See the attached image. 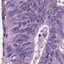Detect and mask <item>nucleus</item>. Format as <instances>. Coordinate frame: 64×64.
Segmentation results:
<instances>
[{"label":"nucleus","instance_id":"f257e3e1","mask_svg":"<svg viewBox=\"0 0 64 64\" xmlns=\"http://www.w3.org/2000/svg\"><path fill=\"white\" fill-rule=\"evenodd\" d=\"M20 49L19 48V50H18L17 52V54H15L11 58H13L14 57H17L18 55V54H19L20 53H23L24 52V51L23 50L25 48V47L23 46L20 48Z\"/></svg>","mask_w":64,"mask_h":64},{"label":"nucleus","instance_id":"f03ea898","mask_svg":"<svg viewBox=\"0 0 64 64\" xmlns=\"http://www.w3.org/2000/svg\"><path fill=\"white\" fill-rule=\"evenodd\" d=\"M50 32L51 33H50L51 35H52L53 37H51V38H56V34L55 33H56V31H55V28H52L51 30L50 31Z\"/></svg>","mask_w":64,"mask_h":64},{"label":"nucleus","instance_id":"7ed1b4c3","mask_svg":"<svg viewBox=\"0 0 64 64\" xmlns=\"http://www.w3.org/2000/svg\"><path fill=\"white\" fill-rule=\"evenodd\" d=\"M44 7H46L45 5L42 4V6H41L40 8L39 7H37L36 11L38 14H40L42 12V9H44Z\"/></svg>","mask_w":64,"mask_h":64},{"label":"nucleus","instance_id":"20e7f679","mask_svg":"<svg viewBox=\"0 0 64 64\" xmlns=\"http://www.w3.org/2000/svg\"><path fill=\"white\" fill-rule=\"evenodd\" d=\"M31 17L30 18V19L31 21V22H32L35 21V20H36V15L35 14H32L30 16ZM33 18L34 19H33Z\"/></svg>","mask_w":64,"mask_h":64},{"label":"nucleus","instance_id":"39448f33","mask_svg":"<svg viewBox=\"0 0 64 64\" xmlns=\"http://www.w3.org/2000/svg\"><path fill=\"white\" fill-rule=\"evenodd\" d=\"M20 28H21V26H16L13 29L12 31L10 32V34L14 33H15V32H16V31H17V30H19Z\"/></svg>","mask_w":64,"mask_h":64},{"label":"nucleus","instance_id":"423d86ee","mask_svg":"<svg viewBox=\"0 0 64 64\" xmlns=\"http://www.w3.org/2000/svg\"><path fill=\"white\" fill-rule=\"evenodd\" d=\"M30 7V6L29 5L26 6L22 9V11L26 10L27 12H30L31 10V8H30L29 9H28Z\"/></svg>","mask_w":64,"mask_h":64},{"label":"nucleus","instance_id":"0eeeda50","mask_svg":"<svg viewBox=\"0 0 64 64\" xmlns=\"http://www.w3.org/2000/svg\"><path fill=\"white\" fill-rule=\"evenodd\" d=\"M19 60H24L25 59V58H26V54H21L19 55Z\"/></svg>","mask_w":64,"mask_h":64},{"label":"nucleus","instance_id":"6e6552de","mask_svg":"<svg viewBox=\"0 0 64 64\" xmlns=\"http://www.w3.org/2000/svg\"><path fill=\"white\" fill-rule=\"evenodd\" d=\"M17 11H18V10H13L12 11V12H11L10 14L8 16L9 17H12V16H13L17 13V12H17Z\"/></svg>","mask_w":64,"mask_h":64},{"label":"nucleus","instance_id":"1a4fd4ad","mask_svg":"<svg viewBox=\"0 0 64 64\" xmlns=\"http://www.w3.org/2000/svg\"><path fill=\"white\" fill-rule=\"evenodd\" d=\"M12 46H10L6 48V49L7 50V52L8 53H10L11 52H12L13 50V48H11Z\"/></svg>","mask_w":64,"mask_h":64},{"label":"nucleus","instance_id":"9d476101","mask_svg":"<svg viewBox=\"0 0 64 64\" xmlns=\"http://www.w3.org/2000/svg\"><path fill=\"white\" fill-rule=\"evenodd\" d=\"M56 21L57 25H58V27H59V28H60V29H62L63 28V25H62V24L59 23V21Z\"/></svg>","mask_w":64,"mask_h":64},{"label":"nucleus","instance_id":"9b49d317","mask_svg":"<svg viewBox=\"0 0 64 64\" xmlns=\"http://www.w3.org/2000/svg\"><path fill=\"white\" fill-rule=\"evenodd\" d=\"M56 10H55L52 13V15L54 16L56 14V12H57L58 11H58H60V7H59L58 8V7H56Z\"/></svg>","mask_w":64,"mask_h":64},{"label":"nucleus","instance_id":"f8f14e48","mask_svg":"<svg viewBox=\"0 0 64 64\" xmlns=\"http://www.w3.org/2000/svg\"><path fill=\"white\" fill-rule=\"evenodd\" d=\"M52 21H53V22L54 21H59V20H58L56 16V15L54 16H53L52 17V19L51 20Z\"/></svg>","mask_w":64,"mask_h":64},{"label":"nucleus","instance_id":"ddd939ff","mask_svg":"<svg viewBox=\"0 0 64 64\" xmlns=\"http://www.w3.org/2000/svg\"><path fill=\"white\" fill-rule=\"evenodd\" d=\"M52 10L51 9H50L48 10V12H45V14L46 15H49L50 14H51L52 13Z\"/></svg>","mask_w":64,"mask_h":64},{"label":"nucleus","instance_id":"4468645a","mask_svg":"<svg viewBox=\"0 0 64 64\" xmlns=\"http://www.w3.org/2000/svg\"><path fill=\"white\" fill-rule=\"evenodd\" d=\"M12 61H14V62L18 61L16 62V64H21V63H22L21 61H20V60H19H19H17V59H15V60H13Z\"/></svg>","mask_w":64,"mask_h":64},{"label":"nucleus","instance_id":"2eb2a0df","mask_svg":"<svg viewBox=\"0 0 64 64\" xmlns=\"http://www.w3.org/2000/svg\"><path fill=\"white\" fill-rule=\"evenodd\" d=\"M60 12H57V14H56V15H61V13L62 14V13H63L64 12V11L63 10V8H60Z\"/></svg>","mask_w":64,"mask_h":64},{"label":"nucleus","instance_id":"dca6fc26","mask_svg":"<svg viewBox=\"0 0 64 64\" xmlns=\"http://www.w3.org/2000/svg\"><path fill=\"white\" fill-rule=\"evenodd\" d=\"M40 60H42V62H43L44 63H45L46 64L48 62V60H46L44 59V58L43 57H42L40 59Z\"/></svg>","mask_w":64,"mask_h":64},{"label":"nucleus","instance_id":"f3484780","mask_svg":"<svg viewBox=\"0 0 64 64\" xmlns=\"http://www.w3.org/2000/svg\"><path fill=\"white\" fill-rule=\"evenodd\" d=\"M53 22V20H51L50 21L49 23V25H50L51 26H55L56 23V22L54 23V24H52V23Z\"/></svg>","mask_w":64,"mask_h":64},{"label":"nucleus","instance_id":"a211bd4d","mask_svg":"<svg viewBox=\"0 0 64 64\" xmlns=\"http://www.w3.org/2000/svg\"><path fill=\"white\" fill-rule=\"evenodd\" d=\"M58 51H56V54L54 55V56L57 59L59 58V55H58Z\"/></svg>","mask_w":64,"mask_h":64},{"label":"nucleus","instance_id":"6ab92c4d","mask_svg":"<svg viewBox=\"0 0 64 64\" xmlns=\"http://www.w3.org/2000/svg\"><path fill=\"white\" fill-rule=\"evenodd\" d=\"M37 5V4L36 3H35L32 6V8L33 9H36L37 8V7H38V6H36V5Z\"/></svg>","mask_w":64,"mask_h":64},{"label":"nucleus","instance_id":"aec40b11","mask_svg":"<svg viewBox=\"0 0 64 64\" xmlns=\"http://www.w3.org/2000/svg\"><path fill=\"white\" fill-rule=\"evenodd\" d=\"M32 29L33 27H31L30 29V30L28 31V32L27 33V34L28 35H29L31 34V32L32 31Z\"/></svg>","mask_w":64,"mask_h":64},{"label":"nucleus","instance_id":"412c9836","mask_svg":"<svg viewBox=\"0 0 64 64\" xmlns=\"http://www.w3.org/2000/svg\"><path fill=\"white\" fill-rule=\"evenodd\" d=\"M26 36L27 35H26V34H23L21 36V37H22V38H25V37H26V38H25V39H29V37H26Z\"/></svg>","mask_w":64,"mask_h":64},{"label":"nucleus","instance_id":"4be33fe9","mask_svg":"<svg viewBox=\"0 0 64 64\" xmlns=\"http://www.w3.org/2000/svg\"><path fill=\"white\" fill-rule=\"evenodd\" d=\"M50 56H51L52 57H54V50L52 51V52H50Z\"/></svg>","mask_w":64,"mask_h":64},{"label":"nucleus","instance_id":"5701e85b","mask_svg":"<svg viewBox=\"0 0 64 64\" xmlns=\"http://www.w3.org/2000/svg\"><path fill=\"white\" fill-rule=\"evenodd\" d=\"M4 10H2V20H5V17H4Z\"/></svg>","mask_w":64,"mask_h":64},{"label":"nucleus","instance_id":"b1692460","mask_svg":"<svg viewBox=\"0 0 64 64\" xmlns=\"http://www.w3.org/2000/svg\"><path fill=\"white\" fill-rule=\"evenodd\" d=\"M13 52H10V54L6 56V58H9L10 57L12 56V55H13Z\"/></svg>","mask_w":64,"mask_h":64},{"label":"nucleus","instance_id":"393cba45","mask_svg":"<svg viewBox=\"0 0 64 64\" xmlns=\"http://www.w3.org/2000/svg\"><path fill=\"white\" fill-rule=\"evenodd\" d=\"M35 28H34L32 30V33H31V34H32V36H34V35L35 34Z\"/></svg>","mask_w":64,"mask_h":64},{"label":"nucleus","instance_id":"a878e982","mask_svg":"<svg viewBox=\"0 0 64 64\" xmlns=\"http://www.w3.org/2000/svg\"><path fill=\"white\" fill-rule=\"evenodd\" d=\"M46 15H47L48 16V19H49V20H51V18H51V17L52 16V14H49Z\"/></svg>","mask_w":64,"mask_h":64},{"label":"nucleus","instance_id":"bb28decb","mask_svg":"<svg viewBox=\"0 0 64 64\" xmlns=\"http://www.w3.org/2000/svg\"><path fill=\"white\" fill-rule=\"evenodd\" d=\"M23 41V40L22 39H21L19 40L17 42L18 43H22Z\"/></svg>","mask_w":64,"mask_h":64},{"label":"nucleus","instance_id":"cd10ccee","mask_svg":"<svg viewBox=\"0 0 64 64\" xmlns=\"http://www.w3.org/2000/svg\"><path fill=\"white\" fill-rule=\"evenodd\" d=\"M56 17L57 19H58V18L59 19H61V18H62V16H61V15H56Z\"/></svg>","mask_w":64,"mask_h":64},{"label":"nucleus","instance_id":"c85d7f7f","mask_svg":"<svg viewBox=\"0 0 64 64\" xmlns=\"http://www.w3.org/2000/svg\"><path fill=\"white\" fill-rule=\"evenodd\" d=\"M44 4L45 5V6H46V7H47L48 6V1H44Z\"/></svg>","mask_w":64,"mask_h":64},{"label":"nucleus","instance_id":"c756f323","mask_svg":"<svg viewBox=\"0 0 64 64\" xmlns=\"http://www.w3.org/2000/svg\"><path fill=\"white\" fill-rule=\"evenodd\" d=\"M45 55H44V56L46 58L45 60H48V59H49V57H48V56L47 55H46V54H45Z\"/></svg>","mask_w":64,"mask_h":64},{"label":"nucleus","instance_id":"7c9ffc66","mask_svg":"<svg viewBox=\"0 0 64 64\" xmlns=\"http://www.w3.org/2000/svg\"><path fill=\"white\" fill-rule=\"evenodd\" d=\"M40 21L39 22L40 24L41 23V22H42V21L43 20V18L42 16L40 17Z\"/></svg>","mask_w":64,"mask_h":64},{"label":"nucleus","instance_id":"2f4dec72","mask_svg":"<svg viewBox=\"0 0 64 64\" xmlns=\"http://www.w3.org/2000/svg\"><path fill=\"white\" fill-rule=\"evenodd\" d=\"M51 47L52 48L51 49H55L56 48H57V46L56 45H54L52 46H51Z\"/></svg>","mask_w":64,"mask_h":64},{"label":"nucleus","instance_id":"473e14b6","mask_svg":"<svg viewBox=\"0 0 64 64\" xmlns=\"http://www.w3.org/2000/svg\"><path fill=\"white\" fill-rule=\"evenodd\" d=\"M48 44H52L53 43V42H52V40H48Z\"/></svg>","mask_w":64,"mask_h":64},{"label":"nucleus","instance_id":"72a5a7b5","mask_svg":"<svg viewBox=\"0 0 64 64\" xmlns=\"http://www.w3.org/2000/svg\"><path fill=\"white\" fill-rule=\"evenodd\" d=\"M28 18L26 16H25L23 18H22V20H24V21H26L27 20H28Z\"/></svg>","mask_w":64,"mask_h":64},{"label":"nucleus","instance_id":"f704fd0d","mask_svg":"<svg viewBox=\"0 0 64 64\" xmlns=\"http://www.w3.org/2000/svg\"><path fill=\"white\" fill-rule=\"evenodd\" d=\"M21 36V34H19L16 36V38H19V37H20Z\"/></svg>","mask_w":64,"mask_h":64},{"label":"nucleus","instance_id":"c9c22d12","mask_svg":"<svg viewBox=\"0 0 64 64\" xmlns=\"http://www.w3.org/2000/svg\"><path fill=\"white\" fill-rule=\"evenodd\" d=\"M19 49H20V48H19V47L18 48L16 49H15L14 50L15 52H16H16L17 53L18 51V50H19Z\"/></svg>","mask_w":64,"mask_h":64},{"label":"nucleus","instance_id":"e433bc0d","mask_svg":"<svg viewBox=\"0 0 64 64\" xmlns=\"http://www.w3.org/2000/svg\"><path fill=\"white\" fill-rule=\"evenodd\" d=\"M52 44L53 45V44H47L46 45V47H51V46H51Z\"/></svg>","mask_w":64,"mask_h":64},{"label":"nucleus","instance_id":"4c0bfd02","mask_svg":"<svg viewBox=\"0 0 64 64\" xmlns=\"http://www.w3.org/2000/svg\"><path fill=\"white\" fill-rule=\"evenodd\" d=\"M61 36V38H63V39H64V34L63 33H62L60 35Z\"/></svg>","mask_w":64,"mask_h":64},{"label":"nucleus","instance_id":"58836bf2","mask_svg":"<svg viewBox=\"0 0 64 64\" xmlns=\"http://www.w3.org/2000/svg\"><path fill=\"white\" fill-rule=\"evenodd\" d=\"M41 17H40V15H38L37 16H36V20H37V19H38V18H40Z\"/></svg>","mask_w":64,"mask_h":64},{"label":"nucleus","instance_id":"ea45409f","mask_svg":"<svg viewBox=\"0 0 64 64\" xmlns=\"http://www.w3.org/2000/svg\"><path fill=\"white\" fill-rule=\"evenodd\" d=\"M21 31H22V33H25V32H26V31H27V30H26V28L24 29L23 30H21Z\"/></svg>","mask_w":64,"mask_h":64},{"label":"nucleus","instance_id":"a19ab883","mask_svg":"<svg viewBox=\"0 0 64 64\" xmlns=\"http://www.w3.org/2000/svg\"><path fill=\"white\" fill-rule=\"evenodd\" d=\"M12 1V0H10L7 3V5H9V4H11V3H10V2H11Z\"/></svg>","mask_w":64,"mask_h":64},{"label":"nucleus","instance_id":"79ce46f5","mask_svg":"<svg viewBox=\"0 0 64 64\" xmlns=\"http://www.w3.org/2000/svg\"><path fill=\"white\" fill-rule=\"evenodd\" d=\"M31 12L32 14H34L35 13V11L33 10H32L31 11Z\"/></svg>","mask_w":64,"mask_h":64},{"label":"nucleus","instance_id":"37998d69","mask_svg":"<svg viewBox=\"0 0 64 64\" xmlns=\"http://www.w3.org/2000/svg\"><path fill=\"white\" fill-rule=\"evenodd\" d=\"M20 32H21V30H20L18 31L15 33V34H18V33L20 32Z\"/></svg>","mask_w":64,"mask_h":64},{"label":"nucleus","instance_id":"c03bdc74","mask_svg":"<svg viewBox=\"0 0 64 64\" xmlns=\"http://www.w3.org/2000/svg\"><path fill=\"white\" fill-rule=\"evenodd\" d=\"M26 22H23L22 25H23V26H25V25H26Z\"/></svg>","mask_w":64,"mask_h":64},{"label":"nucleus","instance_id":"a18cd8bd","mask_svg":"<svg viewBox=\"0 0 64 64\" xmlns=\"http://www.w3.org/2000/svg\"><path fill=\"white\" fill-rule=\"evenodd\" d=\"M50 3H52L53 2V0H48Z\"/></svg>","mask_w":64,"mask_h":64},{"label":"nucleus","instance_id":"49530a36","mask_svg":"<svg viewBox=\"0 0 64 64\" xmlns=\"http://www.w3.org/2000/svg\"><path fill=\"white\" fill-rule=\"evenodd\" d=\"M22 12V10H21L18 11V12H16L17 13V14L18 13V14H20Z\"/></svg>","mask_w":64,"mask_h":64},{"label":"nucleus","instance_id":"de8ad7c7","mask_svg":"<svg viewBox=\"0 0 64 64\" xmlns=\"http://www.w3.org/2000/svg\"><path fill=\"white\" fill-rule=\"evenodd\" d=\"M26 31H28V30H30V27H26Z\"/></svg>","mask_w":64,"mask_h":64},{"label":"nucleus","instance_id":"09e8293b","mask_svg":"<svg viewBox=\"0 0 64 64\" xmlns=\"http://www.w3.org/2000/svg\"><path fill=\"white\" fill-rule=\"evenodd\" d=\"M47 62H46V63L45 62L44 63L42 62H40V63L39 64H47Z\"/></svg>","mask_w":64,"mask_h":64},{"label":"nucleus","instance_id":"8fccbe9b","mask_svg":"<svg viewBox=\"0 0 64 64\" xmlns=\"http://www.w3.org/2000/svg\"><path fill=\"white\" fill-rule=\"evenodd\" d=\"M17 17H18V18H21L22 17V15L21 14H20L18 15Z\"/></svg>","mask_w":64,"mask_h":64},{"label":"nucleus","instance_id":"3c124183","mask_svg":"<svg viewBox=\"0 0 64 64\" xmlns=\"http://www.w3.org/2000/svg\"><path fill=\"white\" fill-rule=\"evenodd\" d=\"M18 8L17 6H16L13 7L14 9L15 10H16V9H18Z\"/></svg>","mask_w":64,"mask_h":64},{"label":"nucleus","instance_id":"603ef678","mask_svg":"<svg viewBox=\"0 0 64 64\" xmlns=\"http://www.w3.org/2000/svg\"><path fill=\"white\" fill-rule=\"evenodd\" d=\"M46 53H48L50 51V49L48 48L46 50Z\"/></svg>","mask_w":64,"mask_h":64},{"label":"nucleus","instance_id":"864d4df0","mask_svg":"<svg viewBox=\"0 0 64 64\" xmlns=\"http://www.w3.org/2000/svg\"><path fill=\"white\" fill-rule=\"evenodd\" d=\"M23 4H24V6H26V5H27L28 4V3L26 2H25Z\"/></svg>","mask_w":64,"mask_h":64},{"label":"nucleus","instance_id":"5fc2aeb1","mask_svg":"<svg viewBox=\"0 0 64 64\" xmlns=\"http://www.w3.org/2000/svg\"><path fill=\"white\" fill-rule=\"evenodd\" d=\"M14 5H15V4H12L10 5V6L11 7H13Z\"/></svg>","mask_w":64,"mask_h":64},{"label":"nucleus","instance_id":"6e6d98bb","mask_svg":"<svg viewBox=\"0 0 64 64\" xmlns=\"http://www.w3.org/2000/svg\"><path fill=\"white\" fill-rule=\"evenodd\" d=\"M52 61H53V59L52 58H50V62H52Z\"/></svg>","mask_w":64,"mask_h":64},{"label":"nucleus","instance_id":"4d7b16f0","mask_svg":"<svg viewBox=\"0 0 64 64\" xmlns=\"http://www.w3.org/2000/svg\"><path fill=\"white\" fill-rule=\"evenodd\" d=\"M24 2H23V1H21L19 2L18 4H22V3H23Z\"/></svg>","mask_w":64,"mask_h":64},{"label":"nucleus","instance_id":"13d9d810","mask_svg":"<svg viewBox=\"0 0 64 64\" xmlns=\"http://www.w3.org/2000/svg\"><path fill=\"white\" fill-rule=\"evenodd\" d=\"M13 46L15 47H18V45L17 44H14L13 45Z\"/></svg>","mask_w":64,"mask_h":64},{"label":"nucleus","instance_id":"bf43d9fd","mask_svg":"<svg viewBox=\"0 0 64 64\" xmlns=\"http://www.w3.org/2000/svg\"><path fill=\"white\" fill-rule=\"evenodd\" d=\"M47 10L46 9H44L43 10V12L45 13V12Z\"/></svg>","mask_w":64,"mask_h":64},{"label":"nucleus","instance_id":"052dcab7","mask_svg":"<svg viewBox=\"0 0 64 64\" xmlns=\"http://www.w3.org/2000/svg\"><path fill=\"white\" fill-rule=\"evenodd\" d=\"M33 3L34 4L35 3V1L34 0H32V3L30 4V5H32Z\"/></svg>","mask_w":64,"mask_h":64},{"label":"nucleus","instance_id":"680f3d73","mask_svg":"<svg viewBox=\"0 0 64 64\" xmlns=\"http://www.w3.org/2000/svg\"><path fill=\"white\" fill-rule=\"evenodd\" d=\"M22 23L21 22H19L18 23V24L19 25H20V26L21 25H22Z\"/></svg>","mask_w":64,"mask_h":64},{"label":"nucleus","instance_id":"e2e57ef3","mask_svg":"<svg viewBox=\"0 0 64 64\" xmlns=\"http://www.w3.org/2000/svg\"><path fill=\"white\" fill-rule=\"evenodd\" d=\"M6 29V27H4V33H6V31L5 30Z\"/></svg>","mask_w":64,"mask_h":64},{"label":"nucleus","instance_id":"0e129e2a","mask_svg":"<svg viewBox=\"0 0 64 64\" xmlns=\"http://www.w3.org/2000/svg\"><path fill=\"white\" fill-rule=\"evenodd\" d=\"M53 42L54 44H56V42H57V41H56V40H54Z\"/></svg>","mask_w":64,"mask_h":64},{"label":"nucleus","instance_id":"69168bd1","mask_svg":"<svg viewBox=\"0 0 64 64\" xmlns=\"http://www.w3.org/2000/svg\"><path fill=\"white\" fill-rule=\"evenodd\" d=\"M41 6V3H39L38 5V6L39 7H40Z\"/></svg>","mask_w":64,"mask_h":64},{"label":"nucleus","instance_id":"338daca9","mask_svg":"<svg viewBox=\"0 0 64 64\" xmlns=\"http://www.w3.org/2000/svg\"><path fill=\"white\" fill-rule=\"evenodd\" d=\"M45 14V13L44 12H42V13L41 14V15L42 16H44V14Z\"/></svg>","mask_w":64,"mask_h":64},{"label":"nucleus","instance_id":"774afa93","mask_svg":"<svg viewBox=\"0 0 64 64\" xmlns=\"http://www.w3.org/2000/svg\"><path fill=\"white\" fill-rule=\"evenodd\" d=\"M43 36H44V37H46V35L44 34H42Z\"/></svg>","mask_w":64,"mask_h":64}]
</instances>
